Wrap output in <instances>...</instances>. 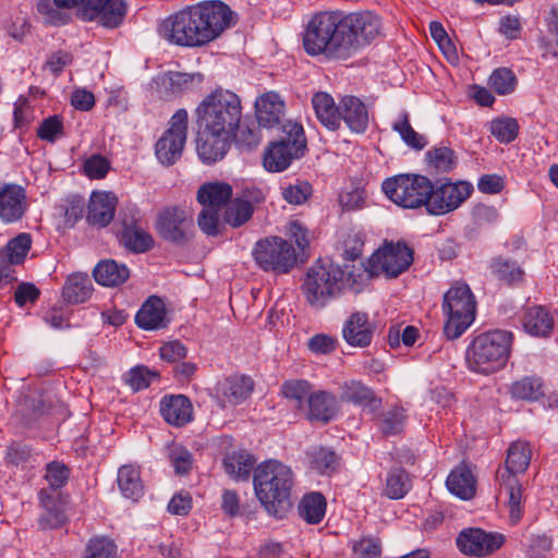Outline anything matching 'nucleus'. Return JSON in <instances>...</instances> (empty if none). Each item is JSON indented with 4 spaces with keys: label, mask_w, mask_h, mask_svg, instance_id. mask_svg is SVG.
<instances>
[{
    "label": "nucleus",
    "mask_w": 558,
    "mask_h": 558,
    "mask_svg": "<svg viewBox=\"0 0 558 558\" xmlns=\"http://www.w3.org/2000/svg\"><path fill=\"white\" fill-rule=\"evenodd\" d=\"M255 108L258 124L266 129H272L280 123L284 102L279 94L267 92L256 99Z\"/></svg>",
    "instance_id": "cd10ccee"
},
{
    "label": "nucleus",
    "mask_w": 558,
    "mask_h": 558,
    "mask_svg": "<svg viewBox=\"0 0 558 558\" xmlns=\"http://www.w3.org/2000/svg\"><path fill=\"white\" fill-rule=\"evenodd\" d=\"M426 159L438 172L447 173L457 165L454 151L446 146L435 147L426 153Z\"/></svg>",
    "instance_id": "8fccbe9b"
},
{
    "label": "nucleus",
    "mask_w": 558,
    "mask_h": 558,
    "mask_svg": "<svg viewBox=\"0 0 558 558\" xmlns=\"http://www.w3.org/2000/svg\"><path fill=\"white\" fill-rule=\"evenodd\" d=\"M155 377L157 373L150 372L145 366H136L125 375L124 380L134 391H138L147 388Z\"/></svg>",
    "instance_id": "680f3d73"
},
{
    "label": "nucleus",
    "mask_w": 558,
    "mask_h": 558,
    "mask_svg": "<svg viewBox=\"0 0 558 558\" xmlns=\"http://www.w3.org/2000/svg\"><path fill=\"white\" fill-rule=\"evenodd\" d=\"M39 499L45 511L38 519V525L41 530L57 529L64 524L66 517L56 499L45 489L39 493Z\"/></svg>",
    "instance_id": "79ce46f5"
},
{
    "label": "nucleus",
    "mask_w": 558,
    "mask_h": 558,
    "mask_svg": "<svg viewBox=\"0 0 558 558\" xmlns=\"http://www.w3.org/2000/svg\"><path fill=\"white\" fill-rule=\"evenodd\" d=\"M512 335L493 330L476 336L466 350V362L477 373L489 374L502 367L510 353Z\"/></svg>",
    "instance_id": "39448f33"
},
{
    "label": "nucleus",
    "mask_w": 558,
    "mask_h": 558,
    "mask_svg": "<svg viewBox=\"0 0 558 558\" xmlns=\"http://www.w3.org/2000/svg\"><path fill=\"white\" fill-rule=\"evenodd\" d=\"M511 396L521 400H536L543 396L542 383L536 377H523L514 381L510 387Z\"/></svg>",
    "instance_id": "09e8293b"
},
{
    "label": "nucleus",
    "mask_w": 558,
    "mask_h": 558,
    "mask_svg": "<svg viewBox=\"0 0 558 558\" xmlns=\"http://www.w3.org/2000/svg\"><path fill=\"white\" fill-rule=\"evenodd\" d=\"M523 327L532 336L547 337L553 330L554 318L545 307L532 306L524 314Z\"/></svg>",
    "instance_id": "58836bf2"
},
{
    "label": "nucleus",
    "mask_w": 558,
    "mask_h": 558,
    "mask_svg": "<svg viewBox=\"0 0 558 558\" xmlns=\"http://www.w3.org/2000/svg\"><path fill=\"white\" fill-rule=\"evenodd\" d=\"M442 311L447 317L444 333L450 340L459 338L475 319L476 303L469 286L453 284L444 294Z\"/></svg>",
    "instance_id": "423d86ee"
},
{
    "label": "nucleus",
    "mask_w": 558,
    "mask_h": 558,
    "mask_svg": "<svg viewBox=\"0 0 558 558\" xmlns=\"http://www.w3.org/2000/svg\"><path fill=\"white\" fill-rule=\"evenodd\" d=\"M187 111L177 110L169 128L155 145V155L161 165L171 166L181 158L187 136Z\"/></svg>",
    "instance_id": "f8f14e48"
},
{
    "label": "nucleus",
    "mask_w": 558,
    "mask_h": 558,
    "mask_svg": "<svg viewBox=\"0 0 558 558\" xmlns=\"http://www.w3.org/2000/svg\"><path fill=\"white\" fill-rule=\"evenodd\" d=\"M446 485L451 494L463 500L473 498L476 492L475 477L465 464L459 465L450 472Z\"/></svg>",
    "instance_id": "72a5a7b5"
},
{
    "label": "nucleus",
    "mask_w": 558,
    "mask_h": 558,
    "mask_svg": "<svg viewBox=\"0 0 558 558\" xmlns=\"http://www.w3.org/2000/svg\"><path fill=\"white\" fill-rule=\"evenodd\" d=\"M383 191L391 202L403 208H427L433 183L424 175L399 174L386 179L383 182Z\"/></svg>",
    "instance_id": "1a4fd4ad"
},
{
    "label": "nucleus",
    "mask_w": 558,
    "mask_h": 558,
    "mask_svg": "<svg viewBox=\"0 0 558 558\" xmlns=\"http://www.w3.org/2000/svg\"><path fill=\"white\" fill-rule=\"evenodd\" d=\"M253 484L256 497L267 512L282 517L291 506L290 497L294 485L292 470L277 460L265 461L255 469Z\"/></svg>",
    "instance_id": "f257e3e1"
},
{
    "label": "nucleus",
    "mask_w": 558,
    "mask_h": 558,
    "mask_svg": "<svg viewBox=\"0 0 558 558\" xmlns=\"http://www.w3.org/2000/svg\"><path fill=\"white\" fill-rule=\"evenodd\" d=\"M169 459L177 474H186L192 468V454L182 446L173 445L169 451Z\"/></svg>",
    "instance_id": "e2e57ef3"
},
{
    "label": "nucleus",
    "mask_w": 558,
    "mask_h": 558,
    "mask_svg": "<svg viewBox=\"0 0 558 558\" xmlns=\"http://www.w3.org/2000/svg\"><path fill=\"white\" fill-rule=\"evenodd\" d=\"M515 83V75L506 68L495 70L489 76L490 87L499 95H507L513 92Z\"/></svg>",
    "instance_id": "6e6d98bb"
},
{
    "label": "nucleus",
    "mask_w": 558,
    "mask_h": 558,
    "mask_svg": "<svg viewBox=\"0 0 558 558\" xmlns=\"http://www.w3.org/2000/svg\"><path fill=\"white\" fill-rule=\"evenodd\" d=\"M137 214L138 211L135 208L130 210V217L126 213H121L123 226L121 242L128 250L134 253H144L154 246V239L146 230L137 225Z\"/></svg>",
    "instance_id": "412c9836"
},
{
    "label": "nucleus",
    "mask_w": 558,
    "mask_h": 558,
    "mask_svg": "<svg viewBox=\"0 0 558 558\" xmlns=\"http://www.w3.org/2000/svg\"><path fill=\"white\" fill-rule=\"evenodd\" d=\"M413 262V253L405 244H388L377 250L368 259L365 269L371 276L384 275L396 278Z\"/></svg>",
    "instance_id": "ddd939ff"
},
{
    "label": "nucleus",
    "mask_w": 558,
    "mask_h": 558,
    "mask_svg": "<svg viewBox=\"0 0 558 558\" xmlns=\"http://www.w3.org/2000/svg\"><path fill=\"white\" fill-rule=\"evenodd\" d=\"M345 286V271L329 259L319 258L306 270L301 291L310 306L322 310L339 298Z\"/></svg>",
    "instance_id": "7ed1b4c3"
},
{
    "label": "nucleus",
    "mask_w": 558,
    "mask_h": 558,
    "mask_svg": "<svg viewBox=\"0 0 558 558\" xmlns=\"http://www.w3.org/2000/svg\"><path fill=\"white\" fill-rule=\"evenodd\" d=\"M352 549L357 558H378L381 554V544L375 537H363L353 543Z\"/></svg>",
    "instance_id": "0e129e2a"
},
{
    "label": "nucleus",
    "mask_w": 558,
    "mask_h": 558,
    "mask_svg": "<svg viewBox=\"0 0 558 558\" xmlns=\"http://www.w3.org/2000/svg\"><path fill=\"white\" fill-rule=\"evenodd\" d=\"M403 423V409L395 408L381 415L378 427L385 435H395L401 432Z\"/></svg>",
    "instance_id": "052dcab7"
},
{
    "label": "nucleus",
    "mask_w": 558,
    "mask_h": 558,
    "mask_svg": "<svg viewBox=\"0 0 558 558\" xmlns=\"http://www.w3.org/2000/svg\"><path fill=\"white\" fill-rule=\"evenodd\" d=\"M63 135L62 119L54 114L43 120L37 129V136L40 140L53 143Z\"/></svg>",
    "instance_id": "bf43d9fd"
},
{
    "label": "nucleus",
    "mask_w": 558,
    "mask_h": 558,
    "mask_svg": "<svg viewBox=\"0 0 558 558\" xmlns=\"http://www.w3.org/2000/svg\"><path fill=\"white\" fill-rule=\"evenodd\" d=\"M28 209L26 191L15 183L0 187V220L4 223L20 221Z\"/></svg>",
    "instance_id": "aec40b11"
},
{
    "label": "nucleus",
    "mask_w": 558,
    "mask_h": 558,
    "mask_svg": "<svg viewBox=\"0 0 558 558\" xmlns=\"http://www.w3.org/2000/svg\"><path fill=\"white\" fill-rule=\"evenodd\" d=\"M93 292V283L87 274H73L68 277L63 289L62 296L65 302L71 304L84 303Z\"/></svg>",
    "instance_id": "ea45409f"
},
{
    "label": "nucleus",
    "mask_w": 558,
    "mask_h": 558,
    "mask_svg": "<svg viewBox=\"0 0 558 558\" xmlns=\"http://www.w3.org/2000/svg\"><path fill=\"white\" fill-rule=\"evenodd\" d=\"M340 400L368 408L376 411L380 408L381 401L374 396L372 389L360 380H348L340 386Z\"/></svg>",
    "instance_id": "7c9ffc66"
},
{
    "label": "nucleus",
    "mask_w": 558,
    "mask_h": 558,
    "mask_svg": "<svg viewBox=\"0 0 558 558\" xmlns=\"http://www.w3.org/2000/svg\"><path fill=\"white\" fill-rule=\"evenodd\" d=\"M472 191V184L465 181L433 185L426 210L435 216L453 211L471 195Z\"/></svg>",
    "instance_id": "f3484780"
},
{
    "label": "nucleus",
    "mask_w": 558,
    "mask_h": 558,
    "mask_svg": "<svg viewBox=\"0 0 558 558\" xmlns=\"http://www.w3.org/2000/svg\"><path fill=\"white\" fill-rule=\"evenodd\" d=\"M159 411L168 424L177 427L186 425L193 418V405L183 395L165 396L160 400Z\"/></svg>",
    "instance_id": "393cba45"
},
{
    "label": "nucleus",
    "mask_w": 558,
    "mask_h": 558,
    "mask_svg": "<svg viewBox=\"0 0 558 558\" xmlns=\"http://www.w3.org/2000/svg\"><path fill=\"white\" fill-rule=\"evenodd\" d=\"M532 450L529 442L514 441L507 450L506 466L499 468L496 472H507L517 477V474L524 473L530 465Z\"/></svg>",
    "instance_id": "4c0bfd02"
},
{
    "label": "nucleus",
    "mask_w": 558,
    "mask_h": 558,
    "mask_svg": "<svg viewBox=\"0 0 558 558\" xmlns=\"http://www.w3.org/2000/svg\"><path fill=\"white\" fill-rule=\"evenodd\" d=\"M505 537L499 533H488L482 529L470 527L462 530L457 536V547L468 556L483 557L499 549Z\"/></svg>",
    "instance_id": "a211bd4d"
},
{
    "label": "nucleus",
    "mask_w": 558,
    "mask_h": 558,
    "mask_svg": "<svg viewBox=\"0 0 558 558\" xmlns=\"http://www.w3.org/2000/svg\"><path fill=\"white\" fill-rule=\"evenodd\" d=\"M326 499L320 493L306 494L299 504V513L310 524L319 523L325 517Z\"/></svg>",
    "instance_id": "c03bdc74"
},
{
    "label": "nucleus",
    "mask_w": 558,
    "mask_h": 558,
    "mask_svg": "<svg viewBox=\"0 0 558 558\" xmlns=\"http://www.w3.org/2000/svg\"><path fill=\"white\" fill-rule=\"evenodd\" d=\"M496 477L508 494L509 520L517 524L523 517V488L519 480L507 472H496Z\"/></svg>",
    "instance_id": "2f4dec72"
},
{
    "label": "nucleus",
    "mask_w": 558,
    "mask_h": 558,
    "mask_svg": "<svg viewBox=\"0 0 558 558\" xmlns=\"http://www.w3.org/2000/svg\"><path fill=\"white\" fill-rule=\"evenodd\" d=\"M118 198L111 192H94L88 204L87 219L92 225L108 226L116 211Z\"/></svg>",
    "instance_id": "c85d7f7f"
},
{
    "label": "nucleus",
    "mask_w": 558,
    "mask_h": 558,
    "mask_svg": "<svg viewBox=\"0 0 558 558\" xmlns=\"http://www.w3.org/2000/svg\"><path fill=\"white\" fill-rule=\"evenodd\" d=\"M58 8H76L84 20L97 17L106 27H116L125 13L123 0H53Z\"/></svg>",
    "instance_id": "4468645a"
},
{
    "label": "nucleus",
    "mask_w": 558,
    "mask_h": 558,
    "mask_svg": "<svg viewBox=\"0 0 558 558\" xmlns=\"http://www.w3.org/2000/svg\"><path fill=\"white\" fill-rule=\"evenodd\" d=\"M311 469L320 473L329 474L335 470L336 454L329 449L317 448L311 451Z\"/></svg>",
    "instance_id": "4d7b16f0"
},
{
    "label": "nucleus",
    "mask_w": 558,
    "mask_h": 558,
    "mask_svg": "<svg viewBox=\"0 0 558 558\" xmlns=\"http://www.w3.org/2000/svg\"><path fill=\"white\" fill-rule=\"evenodd\" d=\"M374 326L368 320V315L362 312L353 313L342 328L343 339L352 347L365 348L371 344Z\"/></svg>",
    "instance_id": "a878e982"
},
{
    "label": "nucleus",
    "mask_w": 558,
    "mask_h": 558,
    "mask_svg": "<svg viewBox=\"0 0 558 558\" xmlns=\"http://www.w3.org/2000/svg\"><path fill=\"white\" fill-rule=\"evenodd\" d=\"M340 122L354 133H364L368 126L369 116L364 102L355 96H344L340 100Z\"/></svg>",
    "instance_id": "bb28decb"
},
{
    "label": "nucleus",
    "mask_w": 558,
    "mask_h": 558,
    "mask_svg": "<svg viewBox=\"0 0 558 558\" xmlns=\"http://www.w3.org/2000/svg\"><path fill=\"white\" fill-rule=\"evenodd\" d=\"M45 478L51 488H60L69 478V470L62 463L51 462L46 468Z\"/></svg>",
    "instance_id": "774afa93"
},
{
    "label": "nucleus",
    "mask_w": 558,
    "mask_h": 558,
    "mask_svg": "<svg viewBox=\"0 0 558 558\" xmlns=\"http://www.w3.org/2000/svg\"><path fill=\"white\" fill-rule=\"evenodd\" d=\"M232 197V187L223 182L203 184L197 191V201L203 207L220 210Z\"/></svg>",
    "instance_id": "c9c22d12"
},
{
    "label": "nucleus",
    "mask_w": 558,
    "mask_h": 558,
    "mask_svg": "<svg viewBox=\"0 0 558 558\" xmlns=\"http://www.w3.org/2000/svg\"><path fill=\"white\" fill-rule=\"evenodd\" d=\"M254 383L248 376H231L217 385V397L222 408L236 405L252 393Z\"/></svg>",
    "instance_id": "5701e85b"
},
{
    "label": "nucleus",
    "mask_w": 558,
    "mask_h": 558,
    "mask_svg": "<svg viewBox=\"0 0 558 558\" xmlns=\"http://www.w3.org/2000/svg\"><path fill=\"white\" fill-rule=\"evenodd\" d=\"M341 11L316 13L308 21L303 35V47L310 56L347 59Z\"/></svg>",
    "instance_id": "f03ea898"
},
{
    "label": "nucleus",
    "mask_w": 558,
    "mask_h": 558,
    "mask_svg": "<svg viewBox=\"0 0 558 558\" xmlns=\"http://www.w3.org/2000/svg\"><path fill=\"white\" fill-rule=\"evenodd\" d=\"M195 117L197 125L234 135L242 119L241 99L229 89L217 88L197 105Z\"/></svg>",
    "instance_id": "20e7f679"
},
{
    "label": "nucleus",
    "mask_w": 558,
    "mask_h": 558,
    "mask_svg": "<svg viewBox=\"0 0 558 558\" xmlns=\"http://www.w3.org/2000/svg\"><path fill=\"white\" fill-rule=\"evenodd\" d=\"M313 109L318 121L328 130L336 131L340 128V104L336 105L333 98L318 92L312 98Z\"/></svg>",
    "instance_id": "473e14b6"
},
{
    "label": "nucleus",
    "mask_w": 558,
    "mask_h": 558,
    "mask_svg": "<svg viewBox=\"0 0 558 558\" xmlns=\"http://www.w3.org/2000/svg\"><path fill=\"white\" fill-rule=\"evenodd\" d=\"M192 215L181 207H167L159 213L156 229L159 235L171 243L185 244L193 231Z\"/></svg>",
    "instance_id": "dca6fc26"
},
{
    "label": "nucleus",
    "mask_w": 558,
    "mask_h": 558,
    "mask_svg": "<svg viewBox=\"0 0 558 558\" xmlns=\"http://www.w3.org/2000/svg\"><path fill=\"white\" fill-rule=\"evenodd\" d=\"M83 558H118V547L110 538L96 536L88 541Z\"/></svg>",
    "instance_id": "3c124183"
},
{
    "label": "nucleus",
    "mask_w": 558,
    "mask_h": 558,
    "mask_svg": "<svg viewBox=\"0 0 558 558\" xmlns=\"http://www.w3.org/2000/svg\"><path fill=\"white\" fill-rule=\"evenodd\" d=\"M281 195L289 204L302 205L312 195V186L306 181H296L293 184L281 186Z\"/></svg>",
    "instance_id": "5fc2aeb1"
},
{
    "label": "nucleus",
    "mask_w": 558,
    "mask_h": 558,
    "mask_svg": "<svg viewBox=\"0 0 558 558\" xmlns=\"http://www.w3.org/2000/svg\"><path fill=\"white\" fill-rule=\"evenodd\" d=\"M281 391L287 399L294 400L299 407L308 401L312 392V385L305 379L287 380L281 386Z\"/></svg>",
    "instance_id": "864d4df0"
},
{
    "label": "nucleus",
    "mask_w": 558,
    "mask_h": 558,
    "mask_svg": "<svg viewBox=\"0 0 558 558\" xmlns=\"http://www.w3.org/2000/svg\"><path fill=\"white\" fill-rule=\"evenodd\" d=\"M207 44L219 38L235 24L234 12L222 1L209 0L194 4Z\"/></svg>",
    "instance_id": "2eb2a0df"
},
{
    "label": "nucleus",
    "mask_w": 558,
    "mask_h": 558,
    "mask_svg": "<svg viewBox=\"0 0 558 558\" xmlns=\"http://www.w3.org/2000/svg\"><path fill=\"white\" fill-rule=\"evenodd\" d=\"M204 75L199 72L184 73L169 71L157 78V84L167 97L192 92L201 86Z\"/></svg>",
    "instance_id": "b1692460"
},
{
    "label": "nucleus",
    "mask_w": 558,
    "mask_h": 558,
    "mask_svg": "<svg viewBox=\"0 0 558 558\" xmlns=\"http://www.w3.org/2000/svg\"><path fill=\"white\" fill-rule=\"evenodd\" d=\"M280 140L272 143L264 154V167L270 172L286 170L293 159L303 156L306 140L303 126L288 121L282 125Z\"/></svg>",
    "instance_id": "6e6552de"
},
{
    "label": "nucleus",
    "mask_w": 558,
    "mask_h": 558,
    "mask_svg": "<svg viewBox=\"0 0 558 558\" xmlns=\"http://www.w3.org/2000/svg\"><path fill=\"white\" fill-rule=\"evenodd\" d=\"M32 247V238L28 233H20L11 239L0 250V277L12 279L13 266L22 264Z\"/></svg>",
    "instance_id": "4be33fe9"
},
{
    "label": "nucleus",
    "mask_w": 558,
    "mask_h": 558,
    "mask_svg": "<svg viewBox=\"0 0 558 558\" xmlns=\"http://www.w3.org/2000/svg\"><path fill=\"white\" fill-rule=\"evenodd\" d=\"M488 130L498 142L508 144L518 136L519 124L513 118L502 117L490 121Z\"/></svg>",
    "instance_id": "de8ad7c7"
},
{
    "label": "nucleus",
    "mask_w": 558,
    "mask_h": 558,
    "mask_svg": "<svg viewBox=\"0 0 558 558\" xmlns=\"http://www.w3.org/2000/svg\"><path fill=\"white\" fill-rule=\"evenodd\" d=\"M252 255L262 270L276 275L289 274L298 260L293 245L280 236H269L257 241Z\"/></svg>",
    "instance_id": "9d476101"
},
{
    "label": "nucleus",
    "mask_w": 558,
    "mask_h": 558,
    "mask_svg": "<svg viewBox=\"0 0 558 558\" xmlns=\"http://www.w3.org/2000/svg\"><path fill=\"white\" fill-rule=\"evenodd\" d=\"M411 487L409 474L401 468L389 472L386 480V495L391 499H400L405 496Z\"/></svg>",
    "instance_id": "49530a36"
},
{
    "label": "nucleus",
    "mask_w": 558,
    "mask_h": 558,
    "mask_svg": "<svg viewBox=\"0 0 558 558\" xmlns=\"http://www.w3.org/2000/svg\"><path fill=\"white\" fill-rule=\"evenodd\" d=\"M36 9L46 24L63 25L68 22V16L60 12L57 5L54 8L49 0H39Z\"/></svg>",
    "instance_id": "338daca9"
},
{
    "label": "nucleus",
    "mask_w": 558,
    "mask_h": 558,
    "mask_svg": "<svg viewBox=\"0 0 558 558\" xmlns=\"http://www.w3.org/2000/svg\"><path fill=\"white\" fill-rule=\"evenodd\" d=\"M137 326L145 330H157L167 326L165 303L158 296H149L135 316Z\"/></svg>",
    "instance_id": "c756f323"
},
{
    "label": "nucleus",
    "mask_w": 558,
    "mask_h": 558,
    "mask_svg": "<svg viewBox=\"0 0 558 558\" xmlns=\"http://www.w3.org/2000/svg\"><path fill=\"white\" fill-rule=\"evenodd\" d=\"M341 19L348 57L359 47L369 44L381 34V21L371 11L349 14L341 12Z\"/></svg>",
    "instance_id": "9b49d317"
},
{
    "label": "nucleus",
    "mask_w": 558,
    "mask_h": 558,
    "mask_svg": "<svg viewBox=\"0 0 558 558\" xmlns=\"http://www.w3.org/2000/svg\"><path fill=\"white\" fill-rule=\"evenodd\" d=\"M253 206L241 198L232 201L225 213V220L233 228L240 227L248 221L253 215Z\"/></svg>",
    "instance_id": "603ef678"
},
{
    "label": "nucleus",
    "mask_w": 558,
    "mask_h": 558,
    "mask_svg": "<svg viewBox=\"0 0 558 558\" xmlns=\"http://www.w3.org/2000/svg\"><path fill=\"white\" fill-rule=\"evenodd\" d=\"M393 130L400 134L409 146L415 149H422L426 146L424 136L413 130L407 114H403L402 119L393 124Z\"/></svg>",
    "instance_id": "13d9d810"
},
{
    "label": "nucleus",
    "mask_w": 558,
    "mask_h": 558,
    "mask_svg": "<svg viewBox=\"0 0 558 558\" xmlns=\"http://www.w3.org/2000/svg\"><path fill=\"white\" fill-rule=\"evenodd\" d=\"M196 151L205 163L221 160L230 149L234 135L197 125Z\"/></svg>",
    "instance_id": "6ab92c4d"
},
{
    "label": "nucleus",
    "mask_w": 558,
    "mask_h": 558,
    "mask_svg": "<svg viewBox=\"0 0 558 558\" xmlns=\"http://www.w3.org/2000/svg\"><path fill=\"white\" fill-rule=\"evenodd\" d=\"M219 211L213 208L203 207L198 215L197 223L199 229L207 235L219 233Z\"/></svg>",
    "instance_id": "69168bd1"
},
{
    "label": "nucleus",
    "mask_w": 558,
    "mask_h": 558,
    "mask_svg": "<svg viewBox=\"0 0 558 558\" xmlns=\"http://www.w3.org/2000/svg\"><path fill=\"white\" fill-rule=\"evenodd\" d=\"M118 485L125 498L138 500L144 493L140 469L132 464L122 465L118 471Z\"/></svg>",
    "instance_id": "a19ab883"
},
{
    "label": "nucleus",
    "mask_w": 558,
    "mask_h": 558,
    "mask_svg": "<svg viewBox=\"0 0 558 558\" xmlns=\"http://www.w3.org/2000/svg\"><path fill=\"white\" fill-rule=\"evenodd\" d=\"M255 462L253 456L247 452H234L223 460V466L226 472L234 478L246 480Z\"/></svg>",
    "instance_id": "a18cd8bd"
},
{
    "label": "nucleus",
    "mask_w": 558,
    "mask_h": 558,
    "mask_svg": "<svg viewBox=\"0 0 558 558\" xmlns=\"http://www.w3.org/2000/svg\"><path fill=\"white\" fill-rule=\"evenodd\" d=\"M158 33L170 44L180 47L198 48L207 45L194 4L162 20Z\"/></svg>",
    "instance_id": "0eeeda50"
},
{
    "label": "nucleus",
    "mask_w": 558,
    "mask_h": 558,
    "mask_svg": "<svg viewBox=\"0 0 558 558\" xmlns=\"http://www.w3.org/2000/svg\"><path fill=\"white\" fill-rule=\"evenodd\" d=\"M308 417L324 423L332 420L338 413L336 397L327 391H316L308 397Z\"/></svg>",
    "instance_id": "f704fd0d"
},
{
    "label": "nucleus",
    "mask_w": 558,
    "mask_h": 558,
    "mask_svg": "<svg viewBox=\"0 0 558 558\" xmlns=\"http://www.w3.org/2000/svg\"><path fill=\"white\" fill-rule=\"evenodd\" d=\"M93 275L99 284L117 287L129 279L130 270L124 264H119L113 259H105L95 266Z\"/></svg>",
    "instance_id": "e433bc0d"
},
{
    "label": "nucleus",
    "mask_w": 558,
    "mask_h": 558,
    "mask_svg": "<svg viewBox=\"0 0 558 558\" xmlns=\"http://www.w3.org/2000/svg\"><path fill=\"white\" fill-rule=\"evenodd\" d=\"M489 268L492 274L498 280L507 284L518 283L522 281L524 277V270L522 267L509 257H494L490 260Z\"/></svg>",
    "instance_id": "37998d69"
}]
</instances>
